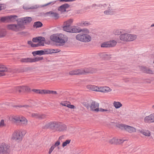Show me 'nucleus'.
I'll list each match as a JSON object with an SVG mask.
<instances>
[{
  "instance_id": "f257e3e1",
  "label": "nucleus",
  "mask_w": 154,
  "mask_h": 154,
  "mask_svg": "<svg viewBox=\"0 0 154 154\" xmlns=\"http://www.w3.org/2000/svg\"><path fill=\"white\" fill-rule=\"evenodd\" d=\"M73 22V20L70 19L64 22L63 27V30L69 32L76 33L79 32L83 31L77 26H71V25Z\"/></svg>"
},
{
  "instance_id": "f03ea898",
  "label": "nucleus",
  "mask_w": 154,
  "mask_h": 154,
  "mask_svg": "<svg viewBox=\"0 0 154 154\" xmlns=\"http://www.w3.org/2000/svg\"><path fill=\"white\" fill-rule=\"evenodd\" d=\"M96 71L95 68H80L70 71L69 74L71 75H79L86 74L89 73H93L95 72Z\"/></svg>"
},
{
  "instance_id": "7ed1b4c3",
  "label": "nucleus",
  "mask_w": 154,
  "mask_h": 154,
  "mask_svg": "<svg viewBox=\"0 0 154 154\" xmlns=\"http://www.w3.org/2000/svg\"><path fill=\"white\" fill-rule=\"evenodd\" d=\"M50 38L52 41L60 44L59 45H63L68 40L67 37L61 33L53 34L50 36Z\"/></svg>"
},
{
  "instance_id": "20e7f679",
  "label": "nucleus",
  "mask_w": 154,
  "mask_h": 154,
  "mask_svg": "<svg viewBox=\"0 0 154 154\" xmlns=\"http://www.w3.org/2000/svg\"><path fill=\"white\" fill-rule=\"evenodd\" d=\"M26 133V131L24 130H18L14 131L11 136V139L17 142H21Z\"/></svg>"
},
{
  "instance_id": "39448f33",
  "label": "nucleus",
  "mask_w": 154,
  "mask_h": 154,
  "mask_svg": "<svg viewBox=\"0 0 154 154\" xmlns=\"http://www.w3.org/2000/svg\"><path fill=\"white\" fill-rule=\"evenodd\" d=\"M99 104L97 102L94 101L91 102L90 106L91 111L96 112L99 111L105 112L106 113L109 114L111 113V111L109 109H105L103 108H99Z\"/></svg>"
},
{
  "instance_id": "423d86ee",
  "label": "nucleus",
  "mask_w": 154,
  "mask_h": 154,
  "mask_svg": "<svg viewBox=\"0 0 154 154\" xmlns=\"http://www.w3.org/2000/svg\"><path fill=\"white\" fill-rule=\"evenodd\" d=\"M18 16L15 15H11L8 16L3 17H1L0 20L5 23H13L17 21V23L18 19Z\"/></svg>"
},
{
  "instance_id": "0eeeda50",
  "label": "nucleus",
  "mask_w": 154,
  "mask_h": 154,
  "mask_svg": "<svg viewBox=\"0 0 154 154\" xmlns=\"http://www.w3.org/2000/svg\"><path fill=\"white\" fill-rule=\"evenodd\" d=\"M75 38L77 40L85 42H89L91 40V36L85 33L79 34L76 36Z\"/></svg>"
},
{
  "instance_id": "6e6552de",
  "label": "nucleus",
  "mask_w": 154,
  "mask_h": 154,
  "mask_svg": "<svg viewBox=\"0 0 154 154\" xmlns=\"http://www.w3.org/2000/svg\"><path fill=\"white\" fill-rule=\"evenodd\" d=\"M11 152L9 144L3 143L0 144V153L2 154H9Z\"/></svg>"
},
{
  "instance_id": "1a4fd4ad",
  "label": "nucleus",
  "mask_w": 154,
  "mask_h": 154,
  "mask_svg": "<svg viewBox=\"0 0 154 154\" xmlns=\"http://www.w3.org/2000/svg\"><path fill=\"white\" fill-rule=\"evenodd\" d=\"M60 122L54 121L47 123L45 125V127L47 128H50L54 131H57Z\"/></svg>"
},
{
  "instance_id": "9d476101",
  "label": "nucleus",
  "mask_w": 154,
  "mask_h": 154,
  "mask_svg": "<svg viewBox=\"0 0 154 154\" xmlns=\"http://www.w3.org/2000/svg\"><path fill=\"white\" fill-rule=\"evenodd\" d=\"M32 20L30 17H25L18 19L17 23L21 26H24L23 24L27 25L30 23Z\"/></svg>"
},
{
  "instance_id": "9b49d317",
  "label": "nucleus",
  "mask_w": 154,
  "mask_h": 154,
  "mask_svg": "<svg viewBox=\"0 0 154 154\" xmlns=\"http://www.w3.org/2000/svg\"><path fill=\"white\" fill-rule=\"evenodd\" d=\"M17 24H11L8 25L7 28L11 30L15 31H17L20 30V29H24L25 28L24 26H21L17 23Z\"/></svg>"
},
{
  "instance_id": "f8f14e48",
  "label": "nucleus",
  "mask_w": 154,
  "mask_h": 154,
  "mask_svg": "<svg viewBox=\"0 0 154 154\" xmlns=\"http://www.w3.org/2000/svg\"><path fill=\"white\" fill-rule=\"evenodd\" d=\"M29 116L34 118L38 119H43L46 118L47 117V116L45 114H41L37 113L32 112L31 113L29 112Z\"/></svg>"
},
{
  "instance_id": "ddd939ff",
  "label": "nucleus",
  "mask_w": 154,
  "mask_h": 154,
  "mask_svg": "<svg viewBox=\"0 0 154 154\" xmlns=\"http://www.w3.org/2000/svg\"><path fill=\"white\" fill-rule=\"evenodd\" d=\"M117 42L114 40H112L103 43L101 47L102 48H110L115 46Z\"/></svg>"
},
{
  "instance_id": "4468645a",
  "label": "nucleus",
  "mask_w": 154,
  "mask_h": 154,
  "mask_svg": "<svg viewBox=\"0 0 154 154\" xmlns=\"http://www.w3.org/2000/svg\"><path fill=\"white\" fill-rule=\"evenodd\" d=\"M16 90L19 92L22 91H29L30 89L28 87L26 86H20L16 88Z\"/></svg>"
},
{
  "instance_id": "2eb2a0df",
  "label": "nucleus",
  "mask_w": 154,
  "mask_h": 154,
  "mask_svg": "<svg viewBox=\"0 0 154 154\" xmlns=\"http://www.w3.org/2000/svg\"><path fill=\"white\" fill-rule=\"evenodd\" d=\"M45 14L46 15H49L50 17H54L55 19H57L59 17V16L58 13L52 11L47 12L45 13Z\"/></svg>"
},
{
  "instance_id": "dca6fc26",
  "label": "nucleus",
  "mask_w": 154,
  "mask_h": 154,
  "mask_svg": "<svg viewBox=\"0 0 154 154\" xmlns=\"http://www.w3.org/2000/svg\"><path fill=\"white\" fill-rule=\"evenodd\" d=\"M152 113L145 117L144 122L146 123H153Z\"/></svg>"
},
{
  "instance_id": "f3484780",
  "label": "nucleus",
  "mask_w": 154,
  "mask_h": 154,
  "mask_svg": "<svg viewBox=\"0 0 154 154\" xmlns=\"http://www.w3.org/2000/svg\"><path fill=\"white\" fill-rule=\"evenodd\" d=\"M99 56L100 57L105 60H108L111 58V55L107 54L106 53H102L99 54Z\"/></svg>"
},
{
  "instance_id": "a211bd4d",
  "label": "nucleus",
  "mask_w": 154,
  "mask_h": 154,
  "mask_svg": "<svg viewBox=\"0 0 154 154\" xmlns=\"http://www.w3.org/2000/svg\"><path fill=\"white\" fill-rule=\"evenodd\" d=\"M45 38L42 36H38L33 38L32 39V41L34 42H42L45 41Z\"/></svg>"
},
{
  "instance_id": "6ab92c4d",
  "label": "nucleus",
  "mask_w": 154,
  "mask_h": 154,
  "mask_svg": "<svg viewBox=\"0 0 154 154\" xmlns=\"http://www.w3.org/2000/svg\"><path fill=\"white\" fill-rule=\"evenodd\" d=\"M125 131L130 133H132L136 132V129L132 126L127 125Z\"/></svg>"
},
{
  "instance_id": "aec40b11",
  "label": "nucleus",
  "mask_w": 154,
  "mask_h": 154,
  "mask_svg": "<svg viewBox=\"0 0 154 154\" xmlns=\"http://www.w3.org/2000/svg\"><path fill=\"white\" fill-rule=\"evenodd\" d=\"M137 131L145 136H149L151 135V132L149 130L141 129H139Z\"/></svg>"
},
{
  "instance_id": "412c9836",
  "label": "nucleus",
  "mask_w": 154,
  "mask_h": 154,
  "mask_svg": "<svg viewBox=\"0 0 154 154\" xmlns=\"http://www.w3.org/2000/svg\"><path fill=\"white\" fill-rule=\"evenodd\" d=\"M66 126L65 124L60 122L57 131L60 132L64 131L66 130Z\"/></svg>"
},
{
  "instance_id": "4be33fe9",
  "label": "nucleus",
  "mask_w": 154,
  "mask_h": 154,
  "mask_svg": "<svg viewBox=\"0 0 154 154\" xmlns=\"http://www.w3.org/2000/svg\"><path fill=\"white\" fill-rule=\"evenodd\" d=\"M128 34L127 33H122L119 36L120 39L124 42H128Z\"/></svg>"
},
{
  "instance_id": "5701e85b",
  "label": "nucleus",
  "mask_w": 154,
  "mask_h": 154,
  "mask_svg": "<svg viewBox=\"0 0 154 154\" xmlns=\"http://www.w3.org/2000/svg\"><path fill=\"white\" fill-rule=\"evenodd\" d=\"M60 145V143L58 142H56L54 143L53 144L51 147L49 149V151H48V153L49 154H51L53 150L57 146H58Z\"/></svg>"
},
{
  "instance_id": "b1692460",
  "label": "nucleus",
  "mask_w": 154,
  "mask_h": 154,
  "mask_svg": "<svg viewBox=\"0 0 154 154\" xmlns=\"http://www.w3.org/2000/svg\"><path fill=\"white\" fill-rule=\"evenodd\" d=\"M32 54L34 56H35L36 55H42L45 54L44 50L36 51L32 52Z\"/></svg>"
},
{
  "instance_id": "393cba45",
  "label": "nucleus",
  "mask_w": 154,
  "mask_h": 154,
  "mask_svg": "<svg viewBox=\"0 0 154 154\" xmlns=\"http://www.w3.org/2000/svg\"><path fill=\"white\" fill-rule=\"evenodd\" d=\"M20 122L23 125H26L28 123V120L24 117L20 116L19 122Z\"/></svg>"
},
{
  "instance_id": "a878e982",
  "label": "nucleus",
  "mask_w": 154,
  "mask_h": 154,
  "mask_svg": "<svg viewBox=\"0 0 154 154\" xmlns=\"http://www.w3.org/2000/svg\"><path fill=\"white\" fill-rule=\"evenodd\" d=\"M140 70L145 73L152 74L153 71L149 68H140Z\"/></svg>"
},
{
  "instance_id": "bb28decb",
  "label": "nucleus",
  "mask_w": 154,
  "mask_h": 154,
  "mask_svg": "<svg viewBox=\"0 0 154 154\" xmlns=\"http://www.w3.org/2000/svg\"><path fill=\"white\" fill-rule=\"evenodd\" d=\"M20 116H13L11 118V120L14 123L19 122Z\"/></svg>"
},
{
  "instance_id": "cd10ccee",
  "label": "nucleus",
  "mask_w": 154,
  "mask_h": 154,
  "mask_svg": "<svg viewBox=\"0 0 154 154\" xmlns=\"http://www.w3.org/2000/svg\"><path fill=\"white\" fill-rule=\"evenodd\" d=\"M7 34V32L6 30L1 28L0 27V38L4 37Z\"/></svg>"
},
{
  "instance_id": "c85d7f7f",
  "label": "nucleus",
  "mask_w": 154,
  "mask_h": 154,
  "mask_svg": "<svg viewBox=\"0 0 154 154\" xmlns=\"http://www.w3.org/2000/svg\"><path fill=\"white\" fill-rule=\"evenodd\" d=\"M113 106L116 109L119 108L122 106V104L119 102L114 101L113 103Z\"/></svg>"
},
{
  "instance_id": "c756f323",
  "label": "nucleus",
  "mask_w": 154,
  "mask_h": 154,
  "mask_svg": "<svg viewBox=\"0 0 154 154\" xmlns=\"http://www.w3.org/2000/svg\"><path fill=\"white\" fill-rule=\"evenodd\" d=\"M124 30L122 29H115L113 31V33L115 35H120L124 32Z\"/></svg>"
},
{
  "instance_id": "7c9ffc66",
  "label": "nucleus",
  "mask_w": 154,
  "mask_h": 154,
  "mask_svg": "<svg viewBox=\"0 0 154 154\" xmlns=\"http://www.w3.org/2000/svg\"><path fill=\"white\" fill-rule=\"evenodd\" d=\"M128 41H131L135 39L136 38V35H134L128 34Z\"/></svg>"
},
{
  "instance_id": "2f4dec72",
  "label": "nucleus",
  "mask_w": 154,
  "mask_h": 154,
  "mask_svg": "<svg viewBox=\"0 0 154 154\" xmlns=\"http://www.w3.org/2000/svg\"><path fill=\"white\" fill-rule=\"evenodd\" d=\"M8 68H0V76L5 75V73L8 72Z\"/></svg>"
},
{
  "instance_id": "473e14b6",
  "label": "nucleus",
  "mask_w": 154,
  "mask_h": 154,
  "mask_svg": "<svg viewBox=\"0 0 154 154\" xmlns=\"http://www.w3.org/2000/svg\"><path fill=\"white\" fill-rule=\"evenodd\" d=\"M20 60L22 62L26 63L33 62L32 59L31 58H23L21 59Z\"/></svg>"
},
{
  "instance_id": "72a5a7b5",
  "label": "nucleus",
  "mask_w": 154,
  "mask_h": 154,
  "mask_svg": "<svg viewBox=\"0 0 154 154\" xmlns=\"http://www.w3.org/2000/svg\"><path fill=\"white\" fill-rule=\"evenodd\" d=\"M44 45V43L42 42H39L37 44H33L31 45V47L32 48L37 47L39 46Z\"/></svg>"
},
{
  "instance_id": "f704fd0d",
  "label": "nucleus",
  "mask_w": 154,
  "mask_h": 154,
  "mask_svg": "<svg viewBox=\"0 0 154 154\" xmlns=\"http://www.w3.org/2000/svg\"><path fill=\"white\" fill-rule=\"evenodd\" d=\"M43 25L42 23L40 21H37L34 23L33 26L36 28L40 27Z\"/></svg>"
},
{
  "instance_id": "c9c22d12",
  "label": "nucleus",
  "mask_w": 154,
  "mask_h": 154,
  "mask_svg": "<svg viewBox=\"0 0 154 154\" xmlns=\"http://www.w3.org/2000/svg\"><path fill=\"white\" fill-rule=\"evenodd\" d=\"M112 91L111 89L108 87H103V91H101V92L106 93L111 92Z\"/></svg>"
},
{
  "instance_id": "e433bc0d",
  "label": "nucleus",
  "mask_w": 154,
  "mask_h": 154,
  "mask_svg": "<svg viewBox=\"0 0 154 154\" xmlns=\"http://www.w3.org/2000/svg\"><path fill=\"white\" fill-rule=\"evenodd\" d=\"M117 138L114 137L109 141V143L111 144H115L117 145Z\"/></svg>"
},
{
  "instance_id": "4c0bfd02",
  "label": "nucleus",
  "mask_w": 154,
  "mask_h": 154,
  "mask_svg": "<svg viewBox=\"0 0 154 154\" xmlns=\"http://www.w3.org/2000/svg\"><path fill=\"white\" fill-rule=\"evenodd\" d=\"M127 125L124 124H118L117 125V127L118 128L122 130H126V127Z\"/></svg>"
},
{
  "instance_id": "58836bf2",
  "label": "nucleus",
  "mask_w": 154,
  "mask_h": 154,
  "mask_svg": "<svg viewBox=\"0 0 154 154\" xmlns=\"http://www.w3.org/2000/svg\"><path fill=\"white\" fill-rule=\"evenodd\" d=\"M23 69H21L22 72H30L32 71H35L33 69L35 68H22Z\"/></svg>"
},
{
  "instance_id": "ea45409f",
  "label": "nucleus",
  "mask_w": 154,
  "mask_h": 154,
  "mask_svg": "<svg viewBox=\"0 0 154 154\" xmlns=\"http://www.w3.org/2000/svg\"><path fill=\"white\" fill-rule=\"evenodd\" d=\"M114 11L112 9H109L106 10L104 12V14L106 15H110L112 14Z\"/></svg>"
},
{
  "instance_id": "a19ab883",
  "label": "nucleus",
  "mask_w": 154,
  "mask_h": 154,
  "mask_svg": "<svg viewBox=\"0 0 154 154\" xmlns=\"http://www.w3.org/2000/svg\"><path fill=\"white\" fill-rule=\"evenodd\" d=\"M5 121L4 119H2L0 122V128L5 127L6 124L5 123Z\"/></svg>"
},
{
  "instance_id": "79ce46f5",
  "label": "nucleus",
  "mask_w": 154,
  "mask_h": 154,
  "mask_svg": "<svg viewBox=\"0 0 154 154\" xmlns=\"http://www.w3.org/2000/svg\"><path fill=\"white\" fill-rule=\"evenodd\" d=\"M71 140H66L65 141L63 142L62 145V146L63 147H64L65 146H66L67 144H69L70 142H71Z\"/></svg>"
},
{
  "instance_id": "37998d69",
  "label": "nucleus",
  "mask_w": 154,
  "mask_h": 154,
  "mask_svg": "<svg viewBox=\"0 0 154 154\" xmlns=\"http://www.w3.org/2000/svg\"><path fill=\"white\" fill-rule=\"evenodd\" d=\"M43 59V58L41 57H35L34 58L32 59L33 62H35L36 61H38L39 60H42Z\"/></svg>"
},
{
  "instance_id": "c03bdc74",
  "label": "nucleus",
  "mask_w": 154,
  "mask_h": 154,
  "mask_svg": "<svg viewBox=\"0 0 154 154\" xmlns=\"http://www.w3.org/2000/svg\"><path fill=\"white\" fill-rule=\"evenodd\" d=\"M44 51L45 53V54H52L51 49H45Z\"/></svg>"
},
{
  "instance_id": "a18cd8bd",
  "label": "nucleus",
  "mask_w": 154,
  "mask_h": 154,
  "mask_svg": "<svg viewBox=\"0 0 154 154\" xmlns=\"http://www.w3.org/2000/svg\"><path fill=\"white\" fill-rule=\"evenodd\" d=\"M117 145L123 143L125 140L122 139H118L117 138Z\"/></svg>"
},
{
  "instance_id": "49530a36",
  "label": "nucleus",
  "mask_w": 154,
  "mask_h": 154,
  "mask_svg": "<svg viewBox=\"0 0 154 154\" xmlns=\"http://www.w3.org/2000/svg\"><path fill=\"white\" fill-rule=\"evenodd\" d=\"M40 94H48V90H40Z\"/></svg>"
},
{
  "instance_id": "de8ad7c7",
  "label": "nucleus",
  "mask_w": 154,
  "mask_h": 154,
  "mask_svg": "<svg viewBox=\"0 0 154 154\" xmlns=\"http://www.w3.org/2000/svg\"><path fill=\"white\" fill-rule=\"evenodd\" d=\"M58 10L59 11H60L62 12H65L66 11V10L65 9L63 5L59 7Z\"/></svg>"
},
{
  "instance_id": "09e8293b",
  "label": "nucleus",
  "mask_w": 154,
  "mask_h": 154,
  "mask_svg": "<svg viewBox=\"0 0 154 154\" xmlns=\"http://www.w3.org/2000/svg\"><path fill=\"white\" fill-rule=\"evenodd\" d=\"M100 89V87H97L94 85H93L92 90L98 91Z\"/></svg>"
},
{
  "instance_id": "8fccbe9b",
  "label": "nucleus",
  "mask_w": 154,
  "mask_h": 154,
  "mask_svg": "<svg viewBox=\"0 0 154 154\" xmlns=\"http://www.w3.org/2000/svg\"><path fill=\"white\" fill-rule=\"evenodd\" d=\"M52 50V53H56L58 52H59L60 51V50L58 49H51Z\"/></svg>"
},
{
  "instance_id": "3c124183",
  "label": "nucleus",
  "mask_w": 154,
  "mask_h": 154,
  "mask_svg": "<svg viewBox=\"0 0 154 154\" xmlns=\"http://www.w3.org/2000/svg\"><path fill=\"white\" fill-rule=\"evenodd\" d=\"M64 136L63 135H62L60 136L59 138H58V140L56 141V142H59L60 143V141L61 140H62L64 138Z\"/></svg>"
},
{
  "instance_id": "603ef678",
  "label": "nucleus",
  "mask_w": 154,
  "mask_h": 154,
  "mask_svg": "<svg viewBox=\"0 0 154 154\" xmlns=\"http://www.w3.org/2000/svg\"><path fill=\"white\" fill-rule=\"evenodd\" d=\"M90 24V23L87 21L83 22L82 23V26H87Z\"/></svg>"
},
{
  "instance_id": "864d4df0",
  "label": "nucleus",
  "mask_w": 154,
  "mask_h": 154,
  "mask_svg": "<svg viewBox=\"0 0 154 154\" xmlns=\"http://www.w3.org/2000/svg\"><path fill=\"white\" fill-rule=\"evenodd\" d=\"M48 94H57V92L55 91H50L48 90Z\"/></svg>"
},
{
  "instance_id": "5fc2aeb1",
  "label": "nucleus",
  "mask_w": 154,
  "mask_h": 154,
  "mask_svg": "<svg viewBox=\"0 0 154 154\" xmlns=\"http://www.w3.org/2000/svg\"><path fill=\"white\" fill-rule=\"evenodd\" d=\"M96 7H102V5L101 4L97 5L96 4H93L92 5V7H95V8Z\"/></svg>"
},
{
  "instance_id": "6e6d98bb",
  "label": "nucleus",
  "mask_w": 154,
  "mask_h": 154,
  "mask_svg": "<svg viewBox=\"0 0 154 154\" xmlns=\"http://www.w3.org/2000/svg\"><path fill=\"white\" fill-rule=\"evenodd\" d=\"M63 5L66 10V9L68 8L70 6V5H69V4L67 3H65Z\"/></svg>"
},
{
  "instance_id": "4d7b16f0",
  "label": "nucleus",
  "mask_w": 154,
  "mask_h": 154,
  "mask_svg": "<svg viewBox=\"0 0 154 154\" xmlns=\"http://www.w3.org/2000/svg\"><path fill=\"white\" fill-rule=\"evenodd\" d=\"M55 2H49L46 4H45L44 5H43V7H45V6H47L48 5H51V4H54Z\"/></svg>"
},
{
  "instance_id": "13d9d810",
  "label": "nucleus",
  "mask_w": 154,
  "mask_h": 154,
  "mask_svg": "<svg viewBox=\"0 0 154 154\" xmlns=\"http://www.w3.org/2000/svg\"><path fill=\"white\" fill-rule=\"evenodd\" d=\"M32 91L36 94H40V90L39 89H33Z\"/></svg>"
},
{
  "instance_id": "bf43d9fd",
  "label": "nucleus",
  "mask_w": 154,
  "mask_h": 154,
  "mask_svg": "<svg viewBox=\"0 0 154 154\" xmlns=\"http://www.w3.org/2000/svg\"><path fill=\"white\" fill-rule=\"evenodd\" d=\"M76 0H60V2H73L75 1Z\"/></svg>"
},
{
  "instance_id": "052dcab7",
  "label": "nucleus",
  "mask_w": 154,
  "mask_h": 154,
  "mask_svg": "<svg viewBox=\"0 0 154 154\" xmlns=\"http://www.w3.org/2000/svg\"><path fill=\"white\" fill-rule=\"evenodd\" d=\"M67 107L71 109H74L75 108V106L74 105L69 104H68V105L67 106Z\"/></svg>"
},
{
  "instance_id": "680f3d73",
  "label": "nucleus",
  "mask_w": 154,
  "mask_h": 154,
  "mask_svg": "<svg viewBox=\"0 0 154 154\" xmlns=\"http://www.w3.org/2000/svg\"><path fill=\"white\" fill-rule=\"evenodd\" d=\"M93 87V85H88L86 87L88 89L92 90Z\"/></svg>"
},
{
  "instance_id": "e2e57ef3",
  "label": "nucleus",
  "mask_w": 154,
  "mask_h": 154,
  "mask_svg": "<svg viewBox=\"0 0 154 154\" xmlns=\"http://www.w3.org/2000/svg\"><path fill=\"white\" fill-rule=\"evenodd\" d=\"M60 104L63 106H67L68 105V104L67 103H61Z\"/></svg>"
},
{
  "instance_id": "0e129e2a",
  "label": "nucleus",
  "mask_w": 154,
  "mask_h": 154,
  "mask_svg": "<svg viewBox=\"0 0 154 154\" xmlns=\"http://www.w3.org/2000/svg\"><path fill=\"white\" fill-rule=\"evenodd\" d=\"M38 8L37 6H34L30 8H29V9H34L36 8Z\"/></svg>"
},
{
  "instance_id": "69168bd1",
  "label": "nucleus",
  "mask_w": 154,
  "mask_h": 154,
  "mask_svg": "<svg viewBox=\"0 0 154 154\" xmlns=\"http://www.w3.org/2000/svg\"><path fill=\"white\" fill-rule=\"evenodd\" d=\"M0 67H6V66L2 64H0Z\"/></svg>"
},
{
  "instance_id": "338daca9",
  "label": "nucleus",
  "mask_w": 154,
  "mask_h": 154,
  "mask_svg": "<svg viewBox=\"0 0 154 154\" xmlns=\"http://www.w3.org/2000/svg\"><path fill=\"white\" fill-rule=\"evenodd\" d=\"M28 44L29 45H30L31 46V45L33 43H32V42L31 41H29L28 42Z\"/></svg>"
},
{
  "instance_id": "774afa93",
  "label": "nucleus",
  "mask_w": 154,
  "mask_h": 154,
  "mask_svg": "<svg viewBox=\"0 0 154 154\" xmlns=\"http://www.w3.org/2000/svg\"><path fill=\"white\" fill-rule=\"evenodd\" d=\"M100 89L99 90V91H98L101 92L102 91H103V87H100Z\"/></svg>"
}]
</instances>
